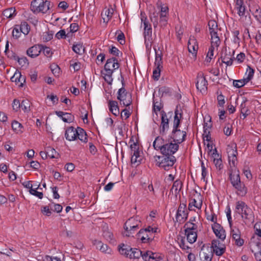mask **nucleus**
I'll return each mask as SVG.
<instances>
[{
  "mask_svg": "<svg viewBox=\"0 0 261 261\" xmlns=\"http://www.w3.org/2000/svg\"><path fill=\"white\" fill-rule=\"evenodd\" d=\"M253 15L255 18L256 20L261 24V9L257 7L255 11L253 13Z\"/></svg>",
  "mask_w": 261,
  "mask_h": 261,
  "instance_id": "4d7b16f0",
  "label": "nucleus"
},
{
  "mask_svg": "<svg viewBox=\"0 0 261 261\" xmlns=\"http://www.w3.org/2000/svg\"><path fill=\"white\" fill-rule=\"evenodd\" d=\"M131 249L132 248H130L129 246L124 244H122L121 245L119 246V251L121 255L128 257Z\"/></svg>",
  "mask_w": 261,
  "mask_h": 261,
  "instance_id": "a19ab883",
  "label": "nucleus"
},
{
  "mask_svg": "<svg viewBox=\"0 0 261 261\" xmlns=\"http://www.w3.org/2000/svg\"><path fill=\"white\" fill-rule=\"evenodd\" d=\"M41 212L45 216H49L51 214V211L48 206L41 207Z\"/></svg>",
  "mask_w": 261,
  "mask_h": 261,
  "instance_id": "774afa93",
  "label": "nucleus"
},
{
  "mask_svg": "<svg viewBox=\"0 0 261 261\" xmlns=\"http://www.w3.org/2000/svg\"><path fill=\"white\" fill-rule=\"evenodd\" d=\"M179 145L171 141H166L165 144L161 148V152L163 155L174 156V154L178 149Z\"/></svg>",
  "mask_w": 261,
  "mask_h": 261,
  "instance_id": "6e6552de",
  "label": "nucleus"
},
{
  "mask_svg": "<svg viewBox=\"0 0 261 261\" xmlns=\"http://www.w3.org/2000/svg\"><path fill=\"white\" fill-rule=\"evenodd\" d=\"M247 83L248 82L243 78L241 80H233V85L236 88H241Z\"/></svg>",
  "mask_w": 261,
  "mask_h": 261,
  "instance_id": "6e6d98bb",
  "label": "nucleus"
},
{
  "mask_svg": "<svg viewBox=\"0 0 261 261\" xmlns=\"http://www.w3.org/2000/svg\"><path fill=\"white\" fill-rule=\"evenodd\" d=\"M247 205L242 201H239L236 203V212L239 214H242Z\"/></svg>",
  "mask_w": 261,
  "mask_h": 261,
  "instance_id": "09e8293b",
  "label": "nucleus"
},
{
  "mask_svg": "<svg viewBox=\"0 0 261 261\" xmlns=\"http://www.w3.org/2000/svg\"><path fill=\"white\" fill-rule=\"evenodd\" d=\"M119 64L116 58H111L107 60L104 66L103 71L101 73L105 81L109 84L111 85L113 79L112 74L114 71L119 67Z\"/></svg>",
  "mask_w": 261,
  "mask_h": 261,
  "instance_id": "f257e3e1",
  "label": "nucleus"
},
{
  "mask_svg": "<svg viewBox=\"0 0 261 261\" xmlns=\"http://www.w3.org/2000/svg\"><path fill=\"white\" fill-rule=\"evenodd\" d=\"M250 246L255 259L257 261H261V243L259 242H253Z\"/></svg>",
  "mask_w": 261,
  "mask_h": 261,
  "instance_id": "aec40b11",
  "label": "nucleus"
},
{
  "mask_svg": "<svg viewBox=\"0 0 261 261\" xmlns=\"http://www.w3.org/2000/svg\"><path fill=\"white\" fill-rule=\"evenodd\" d=\"M142 255V251L137 248H132L128 257L130 259H138Z\"/></svg>",
  "mask_w": 261,
  "mask_h": 261,
  "instance_id": "37998d69",
  "label": "nucleus"
},
{
  "mask_svg": "<svg viewBox=\"0 0 261 261\" xmlns=\"http://www.w3.org/2000/svg\"><path fill=\"white\" fill-rule=\"evenodd\" d=\"M197 89L201 93H205L207 90V82L202 72H199L197 76L196 83Z\"/></svg>",
  "mask_w": 261,
  "mask_h": 261,
  "instance_id": "ddd939ff",
  "label": "nucleus"
},
{
  "mask_svg": "<svg viewBox=\"0 0 261 261\" xmlns=\"http://www.w3.org/2000/svg\"><path fill=\"white\" fill-rule=\"evenodd\" d=\"M140 153L139 150L131 152V163L132 164L138 163L139 164L140 163L141 157L140 155Z\"/></svg>",
  "mask_w": 261,
  "mask_h": 261,
  "instance_id": "8fccbe9b",
  "label": "nucleus"
},
{
  "mask_svg": "<svg viewBox=\"0 0 261 261\" xmlns=\"http://www.w3.org/2000/svg\"><path fill=\"white\" fill-rule=\"evenodd\" d=\"M201 169H202V179L204 181L207 182V178L206 176L207 175L208 172L206 167L204 166L203 162H201Z\"/></svg>",
  "mask_w": 261,
  "mask_h": 261,
  "instance_id": "052dcab7",
  "label": "nucleus"
},
{
  "mask_svg": "<svg viewBox=\"0 0 261 261\" xmlns=\"http://www.w3.org/2000/svg\"><path fill=\"white\" fill-rule=\"evenodd\" d=\"M77 138L84 143L88 142L87 135L86 132L84 129L79 127L77 128Z\"/></svg>",
  "mask_w": 261,
  "mask_h": 261,
  "instance_id": "f704fd0d",
  "label": "nucleus"
},
{
  "mask_svg": "<svg viewBox=\"0 0 261 261\" xmlns=\"http://www.w3.org/2000/svg\"><path fill=\"white\" fill-rule=\"evenodd\" d=\"M42 47L41 51L43 52V54L48 58L51 57L53 55L51 49L48 47L44 46L43 45H42Z\"/></svg>",
  "mask_w": 261,
  "mask_h": 261,
  "instance_id": "13d9d810",
  "label": "nucleus"
},
{
  "mask_svg": "<svg viewBox=\"0 0 261 261\" xmlns=\"http://www.w3.org/2000/svg\"><path fill=\"white\" fill-rule=\"evenodd\" d=\"M141 20L144 27L143 35L146 48L147 50H150L153 42L151 25L149 23L145 14L143 12L141 13Z\"/></svg>",
  "mask_w": 261,
  "mask_h": 261,
  "instance_id": "f03ea898",
  "label": "nucleus"
},
{
  "mask_svg": "<svg viewBox=\"0 0 261 261\" xmlns=\"http://www.w3.org/2000/svg\"><path fill=\"white\" fill-rule=\"evenodd\" d=\"M234 54V50L231 51L229 49L228 50L225 49L222 53L221 57L222 62L226 64L227 66L232 65L233 61L235 59Z\"/></svg>",
  "mask_w": 261,
  "mask_h": 261,
  "instance_id": "4468645a",
  "label": "nucleus"
},
{
  "mask_svg": "<svg viewBox=\"0 0 261 261\" xmlns=\"http://www.w3.org/2000/svg\"><path fill=\"white\" fill-rule=\"evenodd\" d=\"M66 139L70 141H74L77 138V128L73 126L67 128L65 133Z\"/></svg>",
  "mask_w": 261,
  "mask_h": 261,
  "instance_id": "393cba45",
  "label": "nucleus"
},
{
  "mask_svg": "<svg viewBox=\"0 0 261 261\" xmlns=\"http://www.w3.org/2000/svg\"><path fill=\"white\" fill-rule=\"evenodd\" d=\"M234 9L237 11V14L240 17L246 16V7L244 0H234Z\"/></svg>",
  "mask_w": 261,
  "mask_h": 261,
  "instance_id": "a211bd4d",
  "label": "nucleus"
},
{
  "mask_svg": "<svg viewBox=\"0 0 261 261\" xmlns=\"http://www.w3.org/2000/svg\"><path fill=\"white\" fill-rule=\"evenodd\" d=\"M212 247L213 248L214 253L218 256L222 255L225 251V245L218 240L212 241Z\"/></svg>",
  "mask_w": 261,
  "mask_h": 261,
  "instance_id": "dca6fc26",
  "label": "nucleus"
},
{
  "mask_svg": "<svg viewBox=\"0 0 261 261\" xmlns=\"http://www.w3.org/2000/svg\"><path fill=\"white\" fill-rule=\"evenodd\" d=\"M212 127V124L210 123L208 124L207 123H204L203 125V138L204 141H207L208 142V143L207 144V146L208 148H210L211 147V150H212L213 146L212 145H210L208 142L211 140V135H210V128Z\"/></svg>",
  "mask_w": 261,
  "mask_h": 261,
  "instance_id": "4be33fe9",
  "label": "nucleus"
},
{
  "mask_svg": "<svg viewBox=\"0 0 261 261\" xmlns=\"http://www.w3.org/2000/svg\"><path fill=\"white\" fill-rule=\"evenodd\" d=\"M161 123L160 128V134L164 135L168 130L169 127V120L167 117L166 113L162 111L161 112Z\"/></svg>",
  "mask_w": 261,
  "mask_h": 261,
  "instance_id": "2eb2a0df",
  "label": "nucleus"
},
{
  "mask_svg": "<svg viewBox=\"0 0 261 261\" xmlns=\"http://www.w3.org/2000/svg\"><path fill=\"white\" fill-rule=\"evenodd\" d=\"M19 28L23 34L28 35L30 31V27L28 23L25 21H23L21 23Z\"/></svg>",
  "mask_w": 261,
  "mask_h": 261,
  "instance_id": "3c124183",
  "label": "nucleus"
},
{
  "mask_svg": "<svg viewBox=\"0 0 261 261\" xmlns=\"http://www.w3.org/2000/svg\"><path fill=\"white\" fill-rule=\"evenodd\" d=\"M213 232L217 237L222 240H224L226 238L225 231L223 227L217 223H214L212 225Z\"/></svg>",
  "mask_w": 261,
  "mask_h": 261,
  "instance_id": "f3484780",
  "label": "nucleus"
},
{
  "mask_svg": "<svg viewBox=\"0 0 261 261\" xmlns=\"http://www.w3.org/2000/svg\"><path fill=\"white\" fill-rule=\"evenodd\" d=\"M11 126L14 132L16 134H21L23 132L22 124L17 121H13L12 122Z\"/></svg>",
  "mask_w": 261,
  "mask_h": 261,
  "instance_id": "58836bf2",
  "label": "nucleus"
},
{
  "mask_svg": "<svg viewBox=\"0 0 261 261\" xmlns=\"http://www.w3.org/2000/svg\"><path fill=\"white\" fill-rule=\"evenodd\" d=\"M109 107L110 111L115 116H118L119 114V109L118 106V102L114 100H109Z\"/></svg>",
  "mask_w": 261,
  "mask_h": 261,
  "instance_id": "2f4dec72",
  "label": "nucleus"
},
{
  "mask_svg": "<svg viewBox=\"0 0 261 261\" xmlns=\"http://www.w3.org/2000/svg\"><path fill=\"white\" fill-rule=\"evenodd\" d=\"M37 189H33V188L29 190V192L32 195L38 197L39 199H42L43 196V193L38 192L37 191Z\"/></svg>",
  "mask_w": 261,
  "mask_h": 261,
  "instance_id": "680f3d73",
  "label": "nucleus"
},
{
  "mask_svg": "<svg viewBox=\"0 0 261 261\" xmlns=\"http://www.w3.org/2000/svg\"><path fill=\"white\" fill-rule=\"evenodd\" d=\"M242 217L243 219L249 220L250 221L253 220L252 210L248 206L247 207H246V209L244 211L243 213L242 214Z\"/></svg>",
  "mask_w": 261,
  "mask_h": 261,
  "instance_id": "de8ad7c7",
  "label": "nucleus"
},
{
  "mask_svg": "<svg viewBox=\"0 0 261 261\" xmlns=\"http://www.w3.org/2000/svg\"><path fill=\"white\" fill-rule=\"evenodd\" d=\"M84 47L81 43L74 44L72 46L73 51L79 55H82L84 53Z\"/></svg>",
  "mask_w": 261,
  "mask_h": 261,
  "instance_id": "603ef678",
  "label": "nucleus"
},
{
  "mask_svg": "<svg viewBox=\"0 0 261 261\" xmlns=\"http://www.w3.org/2000/svg\"><path fill=\"white\" fill-rule=\"evenodd\" d=\"M56 114L58 117H61L65 122H70L71 121V116L69 113H64L62 111H56Z\"/></svg>",
  "mask_w": 261,
  "mask_h": 261,
  "instance_id": "ea45409f",
  "label": "nucleus"
},
{
  "mask_svg": "<svg viewBox=\"0 0 261 261\" xmlns=\"http://www.w3.org/2000/svg\"><path fill=\"white\" fill-rule=\"evenodd\" d=\"M3 16L7 18H12L16 16V10L15 8L11 7L5 9L3 12Z\"/></svg>",
  "mask_w": 261,
  "mask_h": 261,
  "instance_id": "4c0bfd02",
  "label": "nucleus"
},
{
  "mask_svg": "<svg viewBox=\"0 0 261 261\" xmlns=\"http://www.w3.org/2000/svg\"><path fill=\"white\" fill-rule=\"evenodd\" d=\"M182 187V182L180 180H175L173 184L171 192H174L175 194H177Z\"/></svg>",
  "mask_w": 261,
  "mask_h": 261,
  "instance_id": "c03bdc74",
  "label": "nucleus"
},
{
  "mask_svg": "<svg viewBox=\"0 0 261 261\" xmlns=\"http://www.w3.org/2000/svg\"><path fill=\"white\" fill-rule=\"evenodd\" d=\"M212 157L213 158V162L217 169L220 170L223 168L222 161L221 156L217 153V150L216 148L213 150L212 153Z\"/></svg>",
  "mask_w": 261,
  "mask_h": 261,
  "instance_id": "c85d7f7f",
  "label": "nucleus"
},
{
  "mask_svg": "<svg viewBox=\"0 0 261 261\" xmlns=\"http://www.w3.org/2000/svg\"><path fill=\"white\" fill-rule=\"evenodd\" d=\"M94 244L96 246L97 249L106 254H111L112 250L107 244H103L101 241H95Z\"/></svg>",
  "mask_w": 261,
  "mask_h": 261,
  "instance_id": "a878e982",
  "label": "nucleus"
},
{
  "mask_svg": "<svg viewBox=\"0 0 261 261\" xmlns=\"http://www.w3.org/2000/svg\"><path fill=\"white\" fill-rule=\"evenodd\" d=\"M233 187L236 190L237 194L241 196H244L247 193V188L243 182L236 183Z\"/></svg>",
  "mask_w": 261,
  "mask_h": 261,
  "instance_id": "bb28decb",
  "label": "nucleus"
},
{
  "mask_svg": "<svg viewBox=\"0 0 261 261\" xmlns=\"http://www.w3.org/2000/svg\"><path fill=\"white\" fill-rule=\"evenodd\" d=\"M202 204V200L201 196L200 195H197V199L193 198L191 200L189 204V210H191V208L193 206L200 209Z\"/></svg>",
  "mask_w": 261,
  "mask_h": 261,
  "instance_id": "7c9ffc66",
  "label": "nucleus"
},
{
  "mask_svg": "<svg viewBox=\"0 0 261 261\" xmlns=\"http://www.w3.org/2000/svg\"><path fill=\"white\" fill-rule=\"evenodd\" d=\"M165 142L166 141L162 138L157 137L153 143V146L155 150H160L161 151V148H162V146L165 144Z\"/></svg>",
  "mask_w": 261,
  "mask_h": 261,
  "instance_id": "c9c22d12",
  "label": "nucleus"
},
{
  "mask_svg": "<svg viewBox=\"0 0 261 261\" xmlns=\"http://www.w3.org/2000/svg\"><path fill=\"white\" fill-rule=\"evenodd\" d=\"M30 102L28 99L22 100L20 103V108H21L24 112H29L30 111Z\"/></svg>",
  "mask_w": 261,
  "mask_h": 261,
  "instance_id": "864d4df0",
  "label": "nucleus"
},
{
  "mask_svg": "<svg viewBox=\"0 0 261 261\" xmlns=\"http://www.w3.org/2000/svg\"><path fill=\"white\" fill-rule=\"evenodd\" d=\"M131 112L127 109H123L121 113V117L122 119H126L129 117Z\"/></svg>",
  "mask_w": 261,
  "mask_h": 261,
  "instance_id": "0e129e2a",
  "label": "nucleus"
},
{
  "mask_svg": "<svg viewBox=\"0 0 261 261\" xmlns=\"http://www.w3.org/2000/svg\"><path fill=\"white\" fill-rule=\"evenodd\" d=\"M211 47L212 48H218L220 44L221 41L218 36V34L211 35Z\"/></svg>",
  "mask_w": 261,
  "mask_h": 261,
  "instance_id": "79ce46f5",
  "label": "nucleus"
},
{
  "mask_svg": "<svg viewBox=\"0 0 261 261\" xmlns=\"http://www.w3.org/2000/svg\"><path fill=\"white\" fill-rule=\"evenodd\" d=\"M103 237L108 241H111L113 238V234L112 232L109 230L107 225L103 226Z\"/></svg>",
  "mask_w": 261,
  "mask_h": 261,
  "instance_id": "a18cd8bd",
  "label": "nucleus"
},
{
  "mask_svg": "<svg viewBox=\"0 0 261 261\" xmlns=\"http://www.w3.org/2000/svg\"><path fill=\"white\" fill-rule=\"evenodd\" d=\"M154 160L156 165L164 169L165 170H169L176 162V158L174 156H169L163 155H155Z\"/></svg>",
  "mask_w": 261,
  "mask_h": 261,
  "instance_id": "20e7f679",
  "label": "nucleus"
},
{
  "mask_svg": "<svg viewBox=\"0 0 261 261\" xmlns=\"http://www.w3.org/2000/svg\"><path fill=\"white\" fill-rule=\"evenodd\" d=\"M240 108L241 113L243 117V119H245L250 114V111L247 106L246 100H244L241 103Z\"/></svg>",
  "mask_w": 261,
  "mask_h": 261,
  "instance_id": "e433bc0d",
  "label": "nucleus"
},
{
  "mask_svg": "<svg viewBox=\"0 0 261 261\" xmlns=\"http://www.w3.org/2000/svg\"><path fill=\"white\" fill-rule=\"evenodd\" d=\"M42 48V45H35L27 50V54L29 57L34 58L40 55Z\"/></svg>",
  "mask_w": 261,
  "mask_h": 261,
  "instance_id": "5701e85b",
  "label": "nucleus"
},
{
  "mask_svg": "<svg viewBox=\"0 0 261 261\" xmlns=\"http://www.w3.org/2000/svg\"><path fill=\"white\" fill-rule=\"evenodd\" d=\"M158 230L157 227L149 226L139 230L137 234V238L143 243H149L153 240Z\"/></svg>",
  "mask_w": 261,
  "mask_h": 261,
  "instance_id": "7ed1b4c3",
  "label": "nucleus"
},
{
  "mask_svg": "<svg viewBox=\"0 0 261 261\" xmlns=\"http://www.w3.org/2000/svg\"><path fill=\"white\" fill-rule=\"evenodd\" d=\"M188 47L190 53L193 55L196 54L198 46L197 41L194 36H190L188 41Z\"/></svg>",
  "mask_w": 261,
  "mask_h": 261,
  "instance_id": "b1692460",
  "label": "nucleus"
},
{
  "mask_svg": "<svg viewBox=\"0 0 261 261\" xmlns=\"http://www.w3.org/2000/svg\"><path fill=\"white\" fill-rule=\"evenodd\" d=\"M229 178L232 186L241 181L239 170L237 168L229 170Z\"/></svg>",
  "mask_w": 261,
  "mask_h": 261,
  "instance_id": "412c9836",
  "label": "nucleus"
},
{
  "mask_svg": "<svg viewBox=\"0 0 261 261\" xmlns=\"http://www.w3.org/2000/svg\"><path fill=\"white\" fill-rule=\"evenodd\" d=\"M187 226L186 229H191L192 231L197 232V226L196 224L191 222H188L186 224L185 226Z\"/></svg>",
  "mask_w": 261,
  "mask_h": 261,
  "instance_id": "e2e57ef3",
  "label": "nucleus"
},
{
  "mask_svg": "<svg viewBox=\"0 0 261 261\" xmlns=\"http://www.w3.org/2000/svg\"><path fill=\"white\" fill-rule=\"evenodd\" d=\"M121 77L122 87L118 90L117 92V98L120 101L121 105H122L123 106L128 107L132 103V94L127 92L126 89L124 88V79L122 75H121Z\"/></svg>",
  "mask_w": 261,
  "mask_h": 261,
  "instance_id": "39448f33",
  "label": "nucleus"
},
{
  "mask_svg": "<svg viewBox=\"0 0 261 261\" xmlns=\"http://www.w3.org/2000/svg\"><path fill=\"white\" fill-rule=\"evenodd\" d=\"M140 221L134 218H129L125 223L124 228L125 231L123 235L126 237L133 236V234L139 228Z\"/></svg>",
  "mask_w": 261,
  "mask_h": 261,
  "instance_id": "0eeeda50",
  "label": "nucleus"
},
{
  "mask_svg": "<svg viewBox=\"0 0 261 261\" xmlns=\"http://www.w3.org/2000/svg\"><path fill=\"white\" fill-rule=\"evenodd\" d=\"M182 112L181 110L177 109L174 112V120L173 123V129L179 128L180 120L182 118Z\"/></svg>",
  "mask_w": 261,
  "mask_h": 261,
  "instance_id": "c756f323",
  "label": "nucleus"
},
{
  "mask_svg": "<svg viewBox=\"0 0 261 261\" xmlns=\"http://www.w3.org/2000/svg\"><path fill=\"white\" fill-rule=\"evenodd\" d=\"M155 52V58L154 62L155 68L153 71V78L154 80L158 81L160 76L161 67H162V54L161 51L159 53L154 48Z\"/></svg>",
  "mask_w": 261,
  "mask_h": 261,
  "instance_id": "9d476101",
  "label": "nucleus"
},
{
  "mask_svg": "<svg viewBox=\"0 0 261 261\" xmlns=\"http://www.w3.org/2000/svg\"><path fill=\"white\" fill-rule=\"evenodd\" d=\"M232 34L233 37V42L235 43H239L240 38L239 37V35L240 34V32L239 30H234L232 32Z\"/></svg>",
  "mask_w": 261,
  "mask_h": 261,
  "instance_id": "338daca9",
  "label": "nucleus"
},
{
  "mask_svg": "<svg viewBox=\"0 0 261 261\" xmlns=\"http://www.w3.org/2000/svg\"><path fill=\"white\" fill-rule=\"evenodd\" d=\"M158 16L159 14L156 12H153L150 14V19L151 22L153 23V25L154 28H156L158 24Z\"/></svg>",
  "mask_w": 261,
  "mask_h": 261,
  "instance_id": "5fc2aeb1",
  "label": "nucleus"
},
{
  "mask_svg": "<svg viewBox=\"0 0 261 261\" xmlns=\"http://www.w3.org/2000/svg\"><path fill=\"white\" fill-rule=\"evenodd\" d=\"M237 148V145L236 144L228 145L227 148L228 160L231 168L230 170L236 168V164L237 161V156L238 155Z\"/></svg>",
  "mask_w": 261,
  "mask_h": 261,
  "instance_id": "1a4fd4ad",
  "label": "nucleus"
},
{
  "mask_svg": "<svg viewBox=\"0 0 261 261\" xmlns=\"http://www.w3.org/2000/svg\"><path fill=\"white\" fill-rule=\"evenodd\" d=\"M188 213L185 203H180L176 214V220L179 223H184L188 218Z\"/></svg>",
  "mask_w": 261,
  "mask_h": 261,
  "instance_id": "9b49d317",
  "label": "nucleus"
},
{
  "mask_svg": "<svg viewBox=\"0 0 261 261\" xmlns=\"http://www.w3.org/2000/svg\"><path fill=\"white\" fill-rule=\"evenodd\" d=\"M11 80L12 82H15L16 84H18L19 87H22L23 83L25 82V79L24 76L21 75L19 71H16L13 76L11 77Z\"/></svg>",
  "mask_w": 261,
  "mask_h": 261,
  "instance_id": "cd10ccee",
  "label": "nucleus"
},
{
  "mask_svg": "<svg viewBox=\"0 0 261 261\" xmlns=\"http://www.w3.org/2000/svg\"><path fill=\"white\" fill-rule=\"evenodd\" d=\"M185 233L190 243L193 244L196 242L197 238V232L192 231L191 229H185Z\"/></svg>",
  "mask_w": 261,
  "mask_h": 261,
  "instance_id": "473e14b6",
  "label": "nucleus"
},
{
  "mask_svg": "<svg viewBox=\"0 0 261 261\" xmlns=\"http://www.w3.org/2000/svg\"><path fill=\"white\" fill-rule=\"evenodd\" d=\"M255 233L258 236L261 237V222H257L254 226Z\"/></svg>",
  "mask_w": 261,
  "mask_h": 261,
  "instance_id": "69168bd1",
  "label": "nucleus"
},
{
  "mask_svg": "<svg viewBox=\"0 0 261 261\" xmlns=\"http://www.w3.org/2000/svg\"><path fill=\"white\" fill-rule=\"evenodd\" d=\"M254 70L250 66H247L244 79L248 83L253 77Z\"/></svg>",
  "mask_w": 261,
  "mask_h": 261,
  "instance_id": "49530a36",
  "label": "nucleus"
},
{
  "mask_svg": "<svg viewBox=\"0 0 261 261\" xmlns=\"http://www.w3.org/2000/svg\"><path fill=\"white\" fill-rule=\"evenodd\" d=\"M50 2L43 0H33L31 4V10L36 14L46 13L49 9Z\"/></svg>",
  "mask_w": 261,
  "mask_h": 261,
  "instance_id": "423d86ee",
  "label": "nucleus"
},
{
  "mask_svg": "<svg viewBox=\"0 0 261 261\" xmlns=\"http://www.w3.org/2000/svg\"><path fill=\"white\" fill-rule=\"evenodd\" d=\"M150 255H152V252L151 251H146L144 252L142 251V255L141 256H142L144 261H151Z\"/></svg>",
  "mask_w": 261,
  "mask_h": 261,
  "instance_id": "bf43d9fd",
  "label": "nucleus"
},
{
  "mask_svg": "<svg viewBox=\"0 0 261 261\" xmlns=\"http://www.w3.org/2000/svg\"><path fill=\"white\" fill-rule=\"evenodd\" d=\"M187 132L186 130H181L179 128L173 129L171 134V138L173 139V142L180 144L186 140Z\"/></svg>",
  "mask_w": 261,
  "mask_h": 261,
  "instance_id": "f8f14e48",
  "label": "nucleus"
},
{
  "mask_svg": "<svg viewBox=\"0 0 261 261\" xmlns=\"http://www.w3.org/2000/svg\"><path fill=\"white\" fill-rule=\"evenodd\" d=\"M210 34L211 35L218 34L219 30L217 22L214 20H210L208 22Z\"/></svg>",
  "mask_w": 261,
  "mask_h": 261,
  "instance_id": "72a5a7b5",
  "label": "nucleus"
},
{
  "mask_svg": "<svg viewBox=\"0 0 261 261\" xmlns=\"http://www.w3.org/2000/svg\"><path fill=\"white\" fill-rule=\"evenodd\" d=\"M114 13V9L111 6L105 8L101 13L103 23L106 25Z\"/></svg>",
  "mask_w": 261,
  "mask_h": 261,
  "instance_id": "6ab92c4d",
  "label": "nucleus"
}]
</instances>
